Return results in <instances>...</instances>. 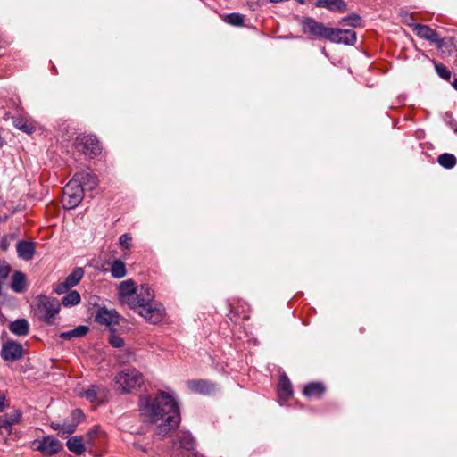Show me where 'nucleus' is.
Returning a JSON list of instances; mask_svg holds the SVG:
<instances>
[{"mask_svg": "<svg viewBox=\"0 0 457 457\" xmlns=\"http://www.w3.org/2000/svg\"><path fill=\"white\" fill-rule=\"evenodd\" d=\"M138 405L141 415L156 425L155 434L161 437L178 428L180 422L178 403L169 394L141 395Z\"/></svg>", "mask_w": 457, "mask_h": 457, "instance_id": "f257e3e1", "label": "nucleus"}, {"mask_svg": "<svg viewBox=\"0 0 457 457\" xmlns=\"http://www.w3.org/2000/svg\"><path fill=\"white\" fill-rule=\"evenodd\" d=\"M135 281L132 279L124 280L120 283L118 287L119 301L122 304L128 305L130 309H137V305H142L147 303L149 300L154 299V293L148 284L141 285V293H139L140 300L136 301L134 299L135 294H137V288Z\"/></svg>", "mask_w": 457, "mask_h": 457, "instance_id": "f03ea898", "label": "nucleus"}, {"mask_svg": "<svg viewBox=\"0 0 457 457\" xmlns=\"http://www.w3.org/2000/svg\"><path fill=\"white\" fill-rule=\"evenodd\" d=\"M84 198V188L78 179H71L63 187L62 202L66 209H74Z\"/></svg>", "mask_w": 457, "mask_h": 457, "instance_id": "7ed1b4c3", "label": "nucleus"}, {"mask_svg": "<svg viewBox=\"0 0 457 457\" xmlns=\"http://www.w3.org/2000/svg\"><path fill=\"white\" fill-rule=\"evenodd\" d=\"M115 382L122 393H130L143 384V376L136 369H125L115 377Z\"/></svg>", "mask_w": 457, "mask_h": 457, "instance_id": "20e7f679", "label": "nucleus"}, {"mask_svg": "<svg viewBox=\"0 0 457 457\" xmlns=\"http://www.w3.org/2000/svg\"><path fill=\"white\" fill-rule=\"evenodd\" d=\"M74 147L88 158H94L102 151L100 142L94 135H79L74 141Z\"/></svg>", "mask_w": 457, "mask_h": 457, "instance_id": "39448f33", "label": "nucleus"}, {"mask_svg": "<svg viewBox=\"0 0 457 457\" xmlns=\"http://www.w3.org/2000/svg\"><path fill=\"white\" fill-rule=\"evenodd\" d=\"M60 311V303L55 299H51L46 295H41L37 299L36 313L37 317L48 324Z\"/></svg>", "mask_w": 457, "mask_h": 457, "instance_id": "423d86ee", "label": "nucleus"}, {"mask_svg": "<svg viewBox=\"0 0 457 457\" xmlns=\"http://www.w3.org/2000/svg\"><path fill=\"white\" fill-rule=\"evenodd\" d=\"M139 308V315H141L145 320L153 324L160 323L165 317V308L160 303L149 300L147 303L142 305H137Z\"/></svg>", "mask_w": 457, "mask_h": 457, "instance_id": "0eeeda50", "label": "nucleus"}, {"mask_svg": "<svg viewBox=\"0 0 457 457\" xmlns=\"http://www.w3.org/2000/svg\"><path fill=\"white\" fill-rule=\"evenodd\" d=\"M173 448L175 452H179L178 454L196 455V442L187 431H179L176 435L173 440Z\"/></svg>", "mask_w": 457, "mask_h": 457, "instance_id": "6e6552de", "label": "nucleus"}, {"mask_svg": "<svg viewBox=\"0 0 457 457\" xmlns=\"http://www.w3.org/2000/svg\"><path fill=\"white\" fill-rule=\"evenodd\" d=\"M32 447L34 450L40 452L44 456H53L63 449L62 442L53 436L35 440L32 443Z\"/></svg>", "mask_w": 457, "mask_h": 457, "instance_id": "1a4fd4ad", "label": "nucleus"}, {"mask_svg": "<svg viewBox=\"0 0 457 457\" xmlns=\"http://www.w3.org/2000/svg\"><path fill=\"white\" fill-rule=\"evenodd\" d=\"M303 30L304 33H309L313 37L325 38L330 41L334 29L328 28L312 18H305L303 21Z\"/></svg>", "mask_w": 457, "mask_h": 457, "instance_id": "9d476101", "label": "nucleus"}, {"mask_svg": "<svg viewBox=\"0 0 457 457\" xmlns=\"http://www.w3.org/2000/svg\"><path fill=\"white\" fill-rule=\"evenodd\" d=\"M81 395L90 403L99 405L107 401L108 390L102 385H92Z\"/></svg>", "mask_w": 457, "mask_h": 457, "instance_id": "9b49d317", "label": "nucleus"}, {"mask_svg": "<svg viewBox=\"0 0 457 457\" xmlns=\"http://www.w3.org/2000/svg\"><path fill=\"white\" fill-rule=\"evenodd\" d=\"M23 347L15 341L5 342L1 350V357L7 361H15L22 357Z\"/></svg>", "mask_w": 457, "mask_h": 457, "instance_id": "f8f14e48", "label": "nucleus"}, {"mask_svg": "<svg viewBox=\"0 0 457 457\" xmlns=\"http://www.w3.org/2000/svg\"><path fill=\"white\" fill-rule=\"evenodd\" d=\"M413 30L416 35L423 39L428 40L432 43H436L438 46H442L443 40L439 35L428 25L413 24Z\"/></svg>", "mask_w": 457, "mask_h": 457, "instance_id": "ddd939ff", "label": "nucleus"}, {"mask_svg": "<svg viewBox=\"0 0 457 457\" xmlns=\"http://www.w3.org/2000/svg\"><path fill=\"white\" fill-rule=\"evenodd\" d=\"M95 320L99 324L112 326L119 323L120 315L114 310H108L103 307L97 310Z\"/></svg>", "mask_w": 457, "mask_h": 457, "instance_id": "4468645a", "label": "nucleus"}, {"mask_svg": "<svg viewBox=\"0 0 457 457\" xmlns=\"http://www.w3.org/2000/svg\"><path fill=\"white\" fill-rule=\"evenodd\" d=\"M330 41L353 45L356 42V34L353 29H334Z\"/></svg>", "mask_w": 457, "mask_h": 457, "instance_id": "2eb2a0df", "label": "nucleus"}, {"mask_svg": "<svg viewBox=\"0 0 457 457\" xmlns=\"http://www.w3.org/2000/svg\"><path fill=\"white\" fill-rule=\"evenodd\" d=\"M187 385L191 391L203 395H209L215 390L213 383L203 379L189 380Z\"/></svg>", "mask_w": 457, "mask_h": 457, "instance_id": "dca6fc26", "label": "nucleus"}, {"mask_svg": "<svg viewBox=\"0 0 457 457\" xmlns=\"http://www.w3.org/2000/svg\"><path fill=\"white\" fill-rule=\"evenodd\" d=\"M73 178L79 180V184L83 186L84 191L93 190L98 185V179L96 174L88 170H83L77 173Z\"/></svg>", "mask_w": 457, "mask_h": 457, "instance_id": "f3484780", "label": "nucleus"}, {"mask_svg": "<svg viewBox=\"0 0 457 457\" xmlns=\"http://www.w3.org/2000/svg\"><path fill=\"white\" fill-rule=\"evenodd\" d=\"M21 419V412L19 410H13L12 411L0 417V422H2L7 435L12 434V426L19 423Z\"/></svg>", "mask_w": 457, "mask_h": 457, "instance_id": "a211bd4d", "label": "nucleus"}, {"mask_svg": "<svg viewBox=\"0 0 457 457\" xmlns=\"http://www.w3.org/2000/svg\"><path fill=\"white\" fill-rule=\"evenodd\" d=\"M16 250L18 256L24 261L32 260L36 252L34 243L29 241H19Z\"/></svg>", "mask_w": 457, "mask_h": 457, "instance_id": "6ab92c4d", "label": "nucleus"}, {"mask_svg": "<svg viewBox=\"0 0 457 457\" xmlns=\"http://www.w3.org/2000/svg\"><path fill=\"white\" fill-rule=\"evenodd\" d=\"M315 5L326 8L330 12H344L347 10V4L344 0H318Z\"/></svg>", "mask_w": 457, "mask_h": 457, "instance_id": "aec40b11", "label": "nucleus"}, {"mask_svg": "<svg viewBox=\"0 0 457 457\" xmlns=\"http://www.w3.org/2000/svg\"><path fill=\"white\" fill-rule=\"evenodd\" d=\"M325 392V386L320 382H312L304 386L303 394L307 397L320 398Z\"/></svg>", "mask_w": 457, "mask_h": 457, "instance_id": "412c9836", "label": "nucleus"}, {"mask_svg": "<svg viewBox=\"0 0 457 457\" xmlns=\"http://www.w3.org/2000/svg\"><path fill=\"white\" fill-rule=\"evenodd\" d=\"M29 322L25 319H19L9 325L12 333L17 336H26L29 333Z\"/></svg>", "mask_w": 457, "mask_h": 457, "instance_id": "4be33fe9", "label": "nucleus"}, {"mask_svg": "<svg viewBox=\"0 0 457 457\" xmlns=\"http://www.w3.org/2000/svg\"><path fill=\"white\" fill-rule=\"evenodd\" d=\"M88 330H89L88 327L80 325L71 330L62 332L60 334V337L64 340L79 338V337H82L86 336L87 333L88 332Z\"/></svg>", "mask_w": 457, "mask_h": 457, "instance_id": "5701e85b", "label": "nucleus"}, {"mask_svg": "<svg viewBox=\"0 0 457 457\" xmlns=\"http://www.w3.org/2000/svg\"><path fill=\"white\" fill-rule=\"evenodd\" d=\"M278 393L281 398L285 399H287L292 395L291 383L288 378L285 375L281 376L279 378Z\"/></svg>", "mask_w": 457, "mask_h": 457, "instance_id": "b1692460", "label": "nucleus"}, {"mask_svg": "<svg viewBox=\"0 0 457 457\" xmlns=\"http://www.w3.org/2000/svg\"><path fill=\"white\" fill-rule=\"evenodd\" d=\"M68 449L77 455H81L85 451L86 447L82 442V438L79 436L71 437L66 444Z\"/></svg>", "mask_w": 457, "mask_h": 457, "instance_id": "393cba45", "label": "nucleus"}, {"mask_svg": "<svg viewBox=\"0 0 457 457\" xmlns=\"http://www.w3.org/2000/svg\"><path fill=\"white\" fill-rule=\"evenodd\" d=\"M222 21L231 26L242 27L245 24V16L238 12L221 15Z\"/></svg>", "mask_w": 457, "mask_h": 457, "instance_id": "a878e982", "label": "nucleus"}, {"mask_svg": "<svg viewBox=\"0 0 457 457\" xmlns=\"http://www.w3.org/2000/svg\"><path fill=\"white\" fill-rule=\"evenodd\" d=\"M13 125L15 128H17L18 129H20L27 134H31L35 131L34 124L30 120H29L25 118H21V117L14 118Z\"/></svg>", "mask_w": 457, "mask_h": 457, "instance_id": "bb28decb", "label": "nucleus"}, {"mask_svg": "<svg viewBox=\"0 0 457 457\" xmlns=\"http://www.w3.org/2000/svg\"><path fill=\"white\" fill-rule=\"evenodd\" d=\"M12 288L18 293H21L26 288V278L25 275L21 271H16L12 276V281L11 285Z\"/></svg>", "mask_w": 457, "mask_h": 457, "instance_id": "cd10ccee", "label": "nucleus"}, {"mask_svg": "<svg viewBox=\"0 0 457 457\" xmlns=\"http://www.w3.org/2000/svg\"><path fill=\"white\" fill-rule=\"evenodd\" d=\"M110 271L115 278H122L127 274L125 263L120 260H115L112 262Z\"/></svg>", "mask_w": 457, "mask_h": 457, "instance_id": "c85d7f7f", "label": "nucleus"}, {"mask_svg": "<svg viewBox=\"0 0 457 457\" xmlns=\"http://www.w3.org/2000/svg\"><path fill=\"white\" fill-rule=\"evenodd\" d=\"M81 297L78 291L72 290L68 292L62 298V303L64 307H72L80 303Z\"/></svg>", "mask_w": 457, "mask_h": 457, "instance_id": "c756f323", "label": "nucleus"}, {"mask_svg": "<svg viewBox=\"0 0 457 457\" xmlns=\"http://www.w3.org/2000/svg\"><path fill=\"white\" fill-rule=\"evenodd\" d=\"M84 276V270L82 268H75L71 273L64 280L66 285H68L71 288L78 285Z\"/></svg>", "mask_w": 457, "mask_h": 457, "instance_id": "7c9ffc66", "label": "nucleus"}, {"mask_svg": "<svg viewBox=\"0 0 457 457\" xmlns=\"http://www.w3.org/2000/svg\"><path fill=\"white\" fill-rule=\"evenodd\" d=\"M437 162L445 169H452L456 165L457 160L452 154H442L437 158Z\"/></svg>", "mask_w": 457, "mask_h": 457, "instance_id": "2f4dec72", "label": "nucleus"}, {"mask_svg": "<svg viewBox=\"0 0 457 457\" xmlns=\"http://www.w3.org/2000/svg\"><path fill=\"white\" fill-rule=\"evenodd\" d=\"M62 426L63 427L62 436H64V437L72 434L77 428V426L75 425V422H72L71 420H63V422H62Z\"/></svg>", "mask_w": 457, "mask_h": 457, "instance_id": "473e14b6", "label": "nucleus"}, {"mask_svg": "<svg viewBox=\"0 0 457 457\" xmlns=\"http://www.w3.org/2000/svg\"><path fill=\"white\" fill-rule=\"evenodd\" d=\"M436 73L438 76H440L442 79L445 80H449L451 78V71L447 69V67L442 63H436L435 65Z\"/></svg>", "mask_w": 457, "mask_h": 457, "instance_id": "72a5a7b5", "label": "nucleus"}, {"mask_svg": "<svg viewBox=\"0 0 457 457\" xmlns=\"http://www.w3.org/2000/svg\"><path fill=\"white\" fill-rule=\"evenodd\" d=\"M108 341L113 347L116 348H120L124 345L123 338L116 335L113 331L110 333Z\"/></svg>", "mask_w": 457, "mask_h": 457, "instance_id": "f704fd0d", "label": "nucleus"}, {"mask_svg": "<svg viewBox=\"0 0 457 457\" xmlns=\"http://www.w3.org/2000/svg\"><path fill=\"white\" fill-rule=\"evenodd\" d=\"M10 271V265L5 261L0 260V282L7 278Z\"/></svg>", "mask_w": 457, "mask_h": 457, "instance_id": "c9c22d12", "label": "nucleus"}, {"mask_svg": "<svg viewBox=\"0 0 457 457\" xmlns=\"http://www.w3.org/2000/svg\"><path fill=\"white\" fill-rule=\"evenodd\" d=\"M120 245L125 248L129 249L131 245L132 237L129 234H122L119 238Z\"/></svg>", "mask_w": 457, "mask_h": 457, "instance_id": "e433bc0d", "label": "nucleus"}, {"mask_svg": "<svg viewBox=\"0 0 457 457\" xmlns=\"http://www.w3.org/2000/svg\"><path fill=\"white\" fill-rule=\"evenodd\" d=\"M84 415H83V412L81 410L79 409H75L71 411V420L72 422H75V425L78 426L80 421L82 420Z\"/></svg>", "mask_w": 457, "mask_h": 457, "instance_id": "4c0bfd02", "label": "nucleus"}, {"mask_svg": "<svg viewBox=\"0 0 457 457\" xmlns=\"http://www.w3.org/2000/svg\"><path fill=\"white\" fill-rule=\"evenodd\" d=\"M360 17L356 14H353L343 19V21H345L348 25L354 27L360 24Z\"/></svg>", "mask_w": 457, "mask_h": 457, "instance_id": "58836bf2", "label": "nucleus"}, {"mask_svg": "<svg viewBox=\"0 0 457 457\" xmlns=\"http://www.w3.org/2000/svg\"><path fill=\"white\" fill-rule=\"evenodd\" d=\"M70 289L71 287L68 285H66L65 281H63L56 285L55 292L59 295H62L68 292Z\"/></svg>", "mask_w": 457, "mask_h": 457, "instance_id": "ea45409f", "label": "nucleus"}, {"mask_svg": "<svg viewBox=\"0 0 457 457\" xmlns=\"http://www.w3.org/2000/svg\"><path fill=\"white\" fill-rule=\"evenodd\" d=\"M50 427L54 429V430H57L59 431V435L61 436H62V432H63V427L62 426V422H58V421H55V422H52Z\"/></svg>", "mask_w": 457, "mask_h": 457, "instance_id": "a19ab883", "label": "nucleus"}, {"mask_svg": "<svg viewBox=\"0 0 457 457\" xmlns=\"http://www.w3.org/2000/svg\"><path fill=\"white\" fill-rule=\"evenodd\" d=\"M5 407V395L0 391V412L4 411Z\"/></svg>", "mask_w": 457, "mask_h": 457, "instance_id": "79ce46f5", "label": "nucleus"}, {"mask_svg": "<svg viewBox=\"0 0 457 457\" xmlns=\"http://www.w3.org/2000/svg\"><path fill=\"white\" fill-rule=\"evenodd\" d=\"M8 245H9V243H8V238L7 237H3L0 241V247L3 249V250H6L8 248Z\"/></svg>", "mask_w": 457, "mask_h": 457, "instance_id": "37998d69", "label": "nucleus"}, {"mask_svg": "<svg viewBox=\"0 0 457 457\" xmlns=\"http://www.w3.org/2000/svg\"><path fill=\"white\" fill-rule=\"evenodd\" d=\"M139 293H141V287L137 288V294H135V295H134V299L136 301L140 300Z\"/></svg>", "mask_w": 457, "mask_h": 457, "instance_id": "c03bdc74", "label": "nucleus"}, {"mask_svg": "<svg viewBox=\"0 0 457 457\" xmlns=\"http://www.w3.org/2000/svg\"><path fill=\"white\" fill-rule=\"evenodd\" d=\"M453 88L457 90V78H455L452 83Z\"/></svg>", "mask_w": 457, "mask_h": 457, "instance_id": "a18cd8bd", "label": "nucleus"}, {"mask_svg": "<svg viewBox=\"0 0 457 457\" xmlns=\"http://www.w3.org/2000/svg\"><path fill=\"white\" fill-rule=\"evenodd\" d=\"M6 219H7L6 215H4V216L0 215V222L5 220Z\"/></svg>", "mask_w": 457, "mask_h": 457, "instance_id": "49530a36", "label": "nucleus"}, {"mask_svg": "<svg viewBox=\"0 0 457 457\" xmlns=\"http://www.w3.org/2000/svg\"><path fill=\"white\" fill-rule=\"evenodd\" d=\"M4 428V426L2 424V422L0 423V434H3Z\"/></svg>", "mask_w": 457, "mask_h": 457, "instance_id": "de8ad7c7", "label": "nucleus"}, {"mask_svg": "<svg viewBox=\"0 0 457 457\" xmlns=\"http://www.w3.org/2000/svg\"><path fill=\"white\" fill-rule=\"evenodd\" d=\"M299 4H303L304 0H296Z\"/></svg>", "mask_w": 457, "mask_h": 457, "instance_id": "09e8293b", "label": "nucleus"}]
</instances>
